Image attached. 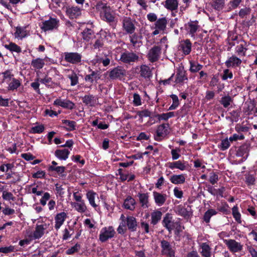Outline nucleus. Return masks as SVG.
I'll list each match as a JSON object with an SVG mask.
<instances>
[{
    "label": "nucleus",
    "instance_id": "45",
    "mask_svg": "<svg viewBox=\"0 0 257 257\" xmlns=\"http://www.w3.org/2000/svg\"><path fill=\"white\" fill-rule=\"evenodd\" d=\"M62 122L63 124L66 125L67 129L68 131H71L75 129L76 122L75 121L63 119L62 120Z\"/></svg>",
    "mask_w": 257,
    "mask_h": 257
},
{
    "label": "nucleus",
    "instance_id": "50",
    "mask_svg": "<svg viewBox=\"0 0 257 257\" xmlns=\"http://www.w3.org/2000/svg\"><path fill=\"white\" fill-rule=\"evenodd\" d=\"M232 101V99L229 96H225L221 98L220 103L224 107H227Z\"/></svg>",
    "mask_w": 257,
    "mask_h": 257
},
{
    "label": "nucleus",
    "instance_id": "63",
    "mask_svg": "<svg viewBox=\"0 0 257 257\" xmlns=\"http://www.w3.org/2000/svg\"><path fill=\"white\" fill-rule=\"evenodd\" d=\"M232 73L228 70L225 69L223 71V74L222 76V79L223 80H225L228 78L231 79L232 78Z\"/></svg>",
    "mask_w": 257,
    "mask_h": 257
},
{
    "label": "nucleus",
    "instance_id": "6",
    "mask_svg": "<svg viewBox=\"0 0 257 257\" xmlns=\"http://www.w3.org/2000/svg\"><path fill=\"white\" fill-rule=\"evenodd\" d=\"M224 242L232 252H238L242 249V245L234 239H225L224 240Z\"/></svg>",
    "mask_w": 257,
    "mask_h": 257
},
{
    "label": "nucleus",
    "instance_id": "21",
    "mask_svg": "<svg viewBox=\"0 0 257 257\" xmlns=\"http://www.w3.org/2000/svg\"><path fill=\"white\" fill-rule=\"evenodd\" d=\"M140 75L145 79L150 78L152 76V70L149 66L143 65L140 67Z\"/></svg>",
    "mask_w": 257,
    "mask_h": 257
},
{
    "label": "nucleus",
    "instance_id": "16",
    "mask_svg": "<svg viewBox=\"0 0 257 257\" xmlns=\"http://www.w3.org/2000/svg\"><path fill=\"white\" fill-rule=\"evenodd\" d=\"M168 127V124H162L158 126L156 131L157 135L155 137V139L158 141L160 138L163 137L166 135Z\"/></svg>",
    "mask_w": 257,
    "mask_h": 257
},
{
    "label": "nucleus",
    "instance_id": "40",
    "mask_svg": "<svg viewBox=\"0 0 257 257\" xmlns=\"http://www.w3.org/2000/svg\"><path fill=\"white\" fill-rule=\"evenodd\" d=\"M190 71L191 72L195 73L200 70L203 66L201 64H198L197 62L195 61H190Z\"/></svg>",
    "mask_w": 257,
    "mask_h": 257
},
{
    "label": "nucleus",
    "instance_id": "41",
    "mask_svg": "<svg viewBox=\"0 0 257 257\" xmlns=\"http://www.w3.org/2000/svg\"><path fill=\"white\" fill-rule=\"evenodd\" d=\"M5 47L11 52H16L17 53L21 52V47L14 43H10L8 45H5Z\"/></svg>",
    "mask_w": 257,
    "mask_h": 257
},
{
    "label": "nucleus",
    "instance_id": "58",
    "mask_svg": "<svg viewBox=\"0 0 257 257\" xmlns=\"http://www.w3.org/2000/svg\"><path fill=\"white\" fill-rule=\"evenodd\" d=\"M251 10L250 8H245L243 9H241L238 13V15L240 17L243 18L245 16L249 15L250 13Z\"/></svg>",
    "mask_w": 257,
    "mask_h": 257
},
{
    "label": "nucleus",
    "instance_id": "8",
    "mask_svg": "<svg viewBox=\"0 0 257 257\" xmlns=\"http://www.w3.org/2000/svg\"><path fill=\"white\" fill-rule=\"evenodd\" d=\"M163 226L169 231L171 232L174 229V226L176 221L173 220V217L171 214L167 213L164 216L163 221Z\"/></svg>",
    "mask_w": 257,
    "mask_h": 257
},
{
    "label": "nucleus",
    "instance_id": "31",
    "mask_svg": "<svg viewBox=\"0 0 257 257\" xmlns=\"http://www.w3.org/2000/svg\"><path fill=\"white\" fill-rule=\"evenodd\" d=\"M162 213L159 210H156L151 213V223L156 225L161 219Z\"/></svg>",
    "mask_w": 257,
    "mask_h": 257
},
{
    "label": "nucleus",
    "instance_id": "27",
    "mask_svg": "<svg viewBox=\"0 0 257 257\" xmlns=\"http://www.w3.org/2000/svg\"><path fill=\"white\" fill-rule=\"evenodd\" d=\"M170 181L174 184H183L185 181V177L183 174L173 175L170 178Z\"/></svg>",
    "mask_w": 257,
    "mask_h": 257
},
{
    "label": "nucleus",
    "instance_id": "42",
    "mask_svg": "<svg viewBox=\"0 0 257 257\" xmlns=\"http://www.w3.org/2000/svg\"><path fill=\"white\" fill-rule=\"evenodd\" d=\"M217 211L213 209L208 210L204 214L203 216L204 220L208 223L210 221V219L213 215L216 214Z\"/></svg>",
    "mask_w": 257,
    "mask_h": 257
},
{
    "label": "nucleus",
    "instance_id": "30",
    "mask_svg": "<svg viewBox=\"0 0 257 257\" xmlns=\"http://www.w3.org/2000/svg\"><path fill=\"white\" fill-rule=\"evenodd\" d=\"M201 248V253L203 256L210 257L211 256V248L210 246L206 243H202L200 245Z\"/></svg>",
    "mask_w": 257,
    "mask_h": 257
},
{
    "label": "nucleus",
    "instance_id": "29",
    "mask_svg": "<svg viewBox=\"0 0 257 257\" xmlns=\"http://www.w3.org/2000/svg\"><path fill=\"white\" fill-rule=\"evenodd\" d=\"M136 201L134 199L131 197H128L125 200L123 203V206L125 208L130 210H133L135 208Z\"/></svg>",
    "mask_w": 257,
    "mask_h": 257
},
{
    "label": "nucleus",
    "instance_id": "10",
    "mask_svg": "<svg viewBox=\"0 0 257 257\" xmlns=\"http://www.w3.org/2000/svg\"><path fill=\"white\" fill-rule=\"evenodd\" d=\"M54 104L69 109H72L75 105L74 103L69 100H62L60 98L56 99L54 102Z\"/></svg>",
    "mask_w": 257,
    "mask_h": 257
},
{
    "label": "nucleus",
    "instance_id": "59",
    "mask_svg": "<svg viewBox=\"0 0 257 257\" xmlns=\"http://www.w3.org/2000/svg\"><path fill=\"white\" fill-rule=\"evenodd\" d=\"M49 169L52 171H55L59 174H62L65 171V168L63 166H51L49 167Z\"/></svg>",
    "mask_w": 257,
    "mask_h": 257
},
{
    "label": "nucleus",
    "instance_id": "17",
    "mask_svg": "<svg viewBox=\"0 0 257 257\" xmlns=\"http://www.w3.org/2000/svg\"><path fill=\"white\" fill-rule=\"evenodd\" d=\"M86 198L88 199L90 205L94 208H96L98 205L95 203V199H98L97 194L92 190L88 191L86 194Z\"/></svg>",
    "mask_w": 257,
    "mask_h": 257
},
{
    "label": "nucleus",
    "instance_id": "5",
    "mask_svg": "<svg viewBox=\"0 0 257 257\" xmlns=\"http://www.w3.org/2000/svg\"><path fill=\"white\" fill-rule=\"evenodd\" d=\"M161 48L158 46H154L149 51L147 57L151 62L157 61L161 54Z\"/></svg>",
    "mask_w": 257,
    "mask_h": 257
},
{
    "label": "nucleus",
    "instance_id": "26",
    "mask_svg": "<svg viewBox=\"0 0 257 257\" xmlns=\"http://www.w3.org/2000/svg\"><path fill=\"white\" fill-rule=\"evenodd\" d=\"M168 165L169 168L171 169L176 168L179 169L181 171H184L186 168V167L184 163H182L180 161L169 162L168 163Z\"/></svg>",
    "mask_w": 257,
    "mask_h": 257
},
{
    "label": "nucleus",
    "instance_id": "34",
    "mask_svg": "<svg viewBox=\"0 0 257 257\" xmlns=\"http://www.w3.org/2000/svg\"><path fill=\"white\" fill-rule=\"evenodd\" d=\"M14 35L15 38L21 39L27 36V33L24 28L17 27Z\"/></svg>",
    "mask_w": 257,
    "mask_h": 257
},
{
    "label": "nucleus",
    "instance_id": "39",
    "mask_svg": "<svg viewBox=\"0 0 257 257\" xmlns=\"http://www.w3.org/2000/svg\"><path fill=\"white\" fill-rule=\"evenodd\" d=\"M177 212L178 214L183 216L185 218H188L191 215V212L190 211L183 207H179Z\"/></svg>",
    "mask_w": 257,
    "mask_h": 257
},
{
    "label": "nucleus",
    "instance_id": "37",
    "mask_svg": "<svg viewBox=\"0 0 257 257\" xmlns=\"http://www.w3.org/2000/svg\"><path fill=\"white\" fill-rule=\"evenodd\" d=\"M140 202L143 207H148L149 195L147 193H140L139 194Z\"/></svg>",
    "mask_w": 257,
    "mask_h": 257
},
{
    "label": "nucleus",
    "instance_id": "47",
    "mask_svg": "<svg viewBox=\"0 0 257 257\" xmlns=\"http://www.w3.org/2000/svg\"><path fill=\"white\" fill-rule=\"evenodd\" d=\"M2 197L5 200L8 201H15V197L11 192H8L7 191H3L2 192Z\"/></svg>",
    "mask_w": 257,
    "mask_h": 257
},
{
    "label": "nucleus",
    "instance_id": "46",
    "mask_svg": "<svg viewBox=\"0 0 257 257\" xmlns=\"http://www.w3.org/2000/svg\"><path fill=\"white\" fill-rule=\"evenodd\" d=\"M174 116V113L173 112H169L166 113H163L161 114H158L157 116V117L159 120H167L169 118L172 117Z\"/></svg>",
    "mask_w": 257,
    "mask_h": 257
},
{
    "label": "nucleus",
    "instance_id": "20",
    "mask_svg": "<svg viewBox=\"0 0 257 257\" xmlns=\"http://www.w3.org/2000/svg\"><path fill=\"white\" fill-rule=\"evenodd\" d=\"M142 36L136 33L130 36V41L134 47H139L142 45Z\"/></svg>",
    "mask_w": 257,
    "mask_h": 257
},
{
    "label": "nucleus",
    "instance_id": "36",
    "mask_svg": "<svg viewBox=\"0 0 257 257\" xmlns=\"http://www.w3.org/2000/svg\"><path fill=\"white\" fill-rule=\"evenodd\" d=\"M45 64V62L43 59L40 58H37L34 59L31 62L32 66L36 69H41L43 68Z\"/></svg>",
    "mask_w": 257,
    "mask_h": 257
},
{
    "label": "nucleus",
    "instance_id": "19",
    "mask_svg": "<svg viewBox=\"0 0 257 257\" xmlns=\"http://www.w3.org/2000/svg\"><path fill=\"white\" fill-rule=\"evenodd\" d=\"M67 14L71 19L76 18L81 14V9L77 7H72L67 9Z\"/></svg>",
    "mask_w": 257,
    "mask_h": 257
},
{
    "label": "nucleus",
    "instance_id": "11",
    "mask_svg": "<svg viewBox=\"0 0 257 257\" xmlns=\"http://www.w3.org/2000/svg\"><path fill=\"white\" fill-rule=\"evenodd\" d=\"M153 194L155 202L157 205L161 206L164 204L167 198L166 194L160 193L156 191H154Z\"/></svg>",
    "mask_w": 257,
    "mask_h": 257
},
{
    "label": "nucleus",
    "instance_id": "32",
    "mask_svg": "<svg viewBox=\"0 0 257 257\" xmlns=\"http://www.w3.org/2000/svg\"><path fill=\"white\" fill-rule=\"evenodd\" d=\"M72 205L79 212L84 213L87 210V207L84 201L79 202H74L72 203Z\"/></svg>",
    "mask_w": 257,
    "mask_h": 257
},
{
    "label": "nucleus",
    "instance_id": "1",
    "mask_svg": "<svg viewBox=\"0 0 257 257\" xmlns=\"http://www.w3.org/2000/svg\"><path fill=\"white\" fill-rule=\"evenodd\" d=\"M139 57L135 53L130 51H125L121 53L120 60L126 64H132L139 61Z\"/></svg>",
    "mask_w": 257,
    "mask_h": 257
},
{
    "label": "nucleus",
    "instance_id": "53",
    "mask_svg": "<svg viewBox=\"0 0 257 257\" xmlns=\"http://www.w3.org/2000/svg\"><path fill=\"white\" fill-rule=\"evenodd\" d=\"M225 0H215L213 3V6L215 9L220 10H221L225 4Z\"/></svg>",
    "mask_w": 257,
    "mask_h": 257
},
{
    "label": "nucleus",
    "instance_id": "15",
    "mask_svg": "<svg viewBox=\"0 0 257 257\" xmlns=\"http://www.w3.org/2000/svg\"><path fill=\"white\" fill-rule=\"evenodd\" d=\"M47 224L36 225L35 230L33 233L34 239H39L44 234V231L47 228Z\"/></svg>",
    "mask_w": 257,
    "mask_h": 257
},
{
    "label": "nucleus",
    "instance_id": "22",
    "mask_svg": "<svg viewBox=\"0 0 257 257\" xmlns=\"http://www.w3.org/2000/svg\"><path fill=\"white\" fill-rule=\"evenodd\" d=\"M180 47L185 55H188L191 50V43L189 40L182 41Z\"/></svg>",
    "mask_w": 257,
    "mask_h": 257
},
{
    "label": "nucleus",
    "instance_id": "55",
    "mask_svg": "<svg viewBox=\"0 0 257 257\" xmlns=\"http://www.w3.org/2000/svg\"><path fill=\"white\" fill-rule=\"evenodd\" d=\"M99 78L97 77V73L92 71L90 74L87 75L85 77V80L86 81L89 82L90 83H93L94 79H96Z\"/></svg>",
    "mask_w": 257,
    "mask_h": 257
},
{
    "label": "nucleus",
    "instance_id": "33",
    "mask_svg": "<svg viewBox=\"0 0 257 257\" xmlns=\"http://www.w3.org/2000/svg\"><path fill=\"white\" fill-rule=\"evenodd\" d=\"M187 80V77L185 75V72L179 70L176 74L175 82L176 83H183L184 81Z\"/></svg>",
    "mask_w": 257,
    "mask_h": 257
},
{
    "label": "nucleus",
    "instance_id": "61",
    "mask_svg": "<svg viewBox=\"0 0 257 257\" xmlns=\"http://www.w3.org/2000/svg\"><path fill=\"white\" fill-rule=\"evenodd\" d=\"M80 248V244L76 243L74 246L67 249L66 253L68 254H71L73 253L77 252Z\"/></svg>",
    "mask_w": 257,
    "mask_h": 257
},
{
    "label": "nucleus",
    "instance_id": "64",
    "mask_svg": "<svg viewBox=\"0 0 257 257\" xmlns=\"http://www.w3.org/2000/svg\"><path fill=\"white\" fill-rule=\"evenodd\" d=\"M93 97L92 95H85L83 98V102L87 105H92Z\"/></svg>",
    "mask_w": 257,
    "mask_h": 257
},
{
    "label": "nucleus",
    "instance_id": "44",
    "mask_svg": "<svg viewBox=\"0 0 257 257\" xmlns=\"http://www.w3.org/2000/svg\"><path fill=\"white\" fill-rule=\"evenodd\" d=\"M83 38L87 41H89L93 37V31L91 29H86L82 33Z\"/></svg>",
    "mask_w": 257,
    "mask_h": 257
},
{
    "label": "nucleus",
    "instance_id": "56",
    "mask_svg": "<svg viewBox=\"0 0 257 257\" xmlns=\"http://www.w3.org/2000/svg\"><path fill=\"white\" fill-rule=\"evenodd\" d=\"M230 146V142L229 140L226 138L223 140H222L221 143L220 145V147L221 149L223 151L226 150Z\"/></svg>",
    "mask_w": 257,
    "mask_h": 257
},
{
    "label": "nucleus",
    "instance_id": "62",
    "mask_svg": "<svg viewBox=\"0 0 257 257\" xmlns=\"http://www.w3.org/2000/svg\"><path fill=\"white\" fill-rule=\"evenodd\" d=\"M14 167V165L12 164H3L0 166V170L3 172H8L9 170L12 169Z\"/></svg>",
    "mask_w": 257,
    "mask_h": 257
},
{
    "label": "nucleus",
    "instance_id": "38",
    "mask_svg": "<svg viewBox=\"0 0 257 257\" xmlns=\"http://www.w3.org/2000/svg\"><path fill=\"white\" fill-rule=\"evenodd\" d=\"M21 85V82L18 79L14 78H12V81L9 83L8 87L9 90H14L17 89Z\"/></svg>",
    "mask_w": 257,
    "mask_h": 257
},
{
    "label": "nucleus",
    "instance_id": "52",
    "mask_svg": "<svg viewBox=\"0 0 257 257\" xmlns=\"http://www.w3.org/2000/svg\"><path fill=\"white\" fill-rule=\"evenodd\" d=\"M232 214L236 220V221H237L239 223L241 222V215L240 214L238 211V208L237 206H234L232 209Z\"/></svg>",
    "mask_w": 257,
    "mask_h": 257
},
{
    "label": "nucleus",
    "instance_id": "49",
    "mask_svg": "<svg viewBox=\"0 0 257 257\" xmlns=\"http://www.w3.org/2000/svg\"><path fill=\"white\" fill-rule=\"evenodd\" d=\"M245 104L247 105V106L245 108V112L247 113V114H249L254 109L255 106V103L254 101L250 100L249 101L246 102Z\"/></svg>",
    "mask_w": 257,
    "mask_h": 257
},
{
    "label": "nucleus",
    "instance_id": "12",
    "mask_svg": "<svg viewBox=\"0 0 257 257\" xmlns=\"http://www.w3.org/2000/svg\"><path fill=\"white\" fill-rule=\"evenodd\" d=\"M67 214L65 212H62L57 214L55 217V228L58 230L64 223L66 218Z\"/></svg>",
    "mask_w": 257,
    "mask_h": 257
},
{
    "label": "nucleus",
    "instance_id": "35",
    "mask_svg": "<svg viewBox=\"0 0 257 257\" xmlns=\"http://www.w3.org/2000/svg\"><path fill=\"white\" fill-rule=\"evenodd\" d=\"M103 17L105 20L107 22H112L114 21L115 17L112 14L110 8L106 9L103 13Z\"/></svg>",
    "mask_w": 257,
    "mask_h": 257
},
{
    "label": "nucleus",
    "instance_id": "13",
    "mask_svg": "<svg viewBox=\"0 0 257 257\" xmlns=\"http://www.w3.org/2000/svg\"><path fill=\"white\" fill-rule=\"evenodd\" d=\"M125 71L120 67H116L109 72V76L111 79H116L124 75Z\"/></svg>",
    "mask_w": 257,
    "mask_h": 257
},
{
    "label": "nucleus",
    "instance_id": "54",
    "mask_svg": "<svg viewBox=\"0 0 257 257\" xmlns=\"http://www.w3.org/2000/svg\"><path fill=\"white\" fill-rule=\"evenodd\" d=\"M68 77L71 80V85L74 86L78 82V78L76 73L73 72L71 74L68 75Z\"/></svg>",
    "mask_w": 257,
    "mask_h": 257
},
{
    "label": "nucleus",
    "instance_id": "4",
    "mask_svg": "<svg viewBox=\"0 0 257 257\" xmlns=\"http://www.w3.org/2000/svg\"><path fill=\"white\" fill-rule=\"evenodd\" d=\"M65 60L70 63L75 64L81 61L82 56L77 52L64 53Z\"/></svg>",
    "mask_w": 257,
    "mask_h": 257
},
{
    "label": "nucleus",
    "instance_id": "43",
    "mask_svg": "<svg viewBox=\"0 0 257 257\" xmlns=\"http://www.w3.org/2000/svg\"><path fill=\"white\" fill-rule=\"evenodd\" d=\"M248 152L249 148L248 145H243L239 147L237 151V154L239 156H243L245 155V156L247 157Z\"/></svg>",
    "mask_w": 257,
    "mask_h": 257
},
{
    "label": "nucleus",
    "instance_id": "28",
    "mask_svg": "<svg viewBox=\"0 0 257 257\" xmlns=\"http://www.w3.org/2000/svg\"><path fill=\"white\" fill-rule=\"evenodd\" d=\"M69 153L70 152L67 149L57 150L55 152V156L57 158L64 160L68 158Z\"/></svg>",
    "mask_w": 257,
    "mask_h": 257
},
{
    "label": "nucleus",
    "instance_id": "2",
    "mask_svg": "<svg viewBox=\"0 0 257 257\" xmlns=\"http://www.w3.org/2000/svg\"><path fill=\"white\" fill-rule=\"evenodd\" d=\"M115 234V231L112 226L105 227L101 229L99 239L103 242L108 239L112 238Z\"/></svg>",
    "mask_w": 257,
    "mask_h": 257
},
{
    "label": "nucleus",
    "instance_id": "9",
    "mask_svg": "<svg viewBox=\"0 0 257 257\" xmlns=\"http://www.w3.org/2000/svg\"><path fill=\"white\" fill-rule=\"evenodd\" d=\"M58 22L56 19L51 18L43 23V26L41 28L45 31L53 30L57 28Z\"/></svg>",
    "mask_w": 257,
    "mask_h": 257
},
{
    "label": "nucleus",
    "instance_id": "18",
    "mask_svg": "<svg viewBox=\"0 0 257 257\" xmlns=\"http://www.w3.org/2000/svg\"><path fill=\"white\" fill-rule=\"evenodd\" d=\"M168 21L165 17L158 19L155 23V28L161 31H165L166 29Z\"/></svg>",
    "mask_w": 257,
    "mask_h": 257
},
{
    "label": "nucleus",
    "instance_id": "14",
    "mask_svg": "<svg viewBox=\"0 0 257 257\" xmlns=\"http://www.w3.org/2000/svg\"><path fill=\"white\" fill-rule=\"evenodd\" d=\"M241 62L242 61L240 59L233 55L227 59L225 64L227 67H234L239 66Z\"/></svg>",
    "mask_w": 257,
    "mask_h": 257
},
{
    "label": "nucleus",
    "instance_id": "7",
    "mask_svg": "<svg viewBox=\"0 0 257 257\" xmlns=\"http://www.w3.org/2000/svg\"><path fill=\"white\" fill-rule=\"evenodd\" d=\"M161 246L163 254L169 257H175V251L168 241L165 240H162Z\"/></svg>",
    "mask_w": 257,
    "mask_h": 257
},
{
    "label": "nucleus",
    "instance_id": "60",
    "mask_svg": "<svg viewBox=\"0 0 257 257\" xmlns=\"http://www.w3.org/2000/svg\"><path fill=\"white\" fill-rule=\"evenodd\" d=\"M218 180V176L216 173H213V172L210 173L209 179V181L210 182V183H211L213 185V184H215L216 183H217Z\"/></svg>",
    "mask_w": 257,
    "mask_h": 257
},
{
    "label": "nucleus",
    "instance_id": "57",
    "mask_svg": "<svg viewBox=\"0 0 257 257\" xmlns=\"http://www.w3.org/2000/svg\"><path fill=\"white\" fill-rule=\"evenodd\" d=\"M50 198V195L48 192H45L44 193L43 197L40 199V203L41 204L44 206L46 205L47 201Z\"/></svg>",
    "mask_w": 257,
    "mask_h": 257
},
{
    "label": "nucleus",
    "instance_id": "48",
    "mask_svg": "<svg viewBox=\"0 0 257 257\" xmlns=\"http://www.w3.org/2000/svg\"><path fill=\"white\" fill-rule=\"evenodd\" d=\"M247 49L242 44H240L236 47V52L239 56H245Z\"/></svg>",
    "mask_w": 257,
    "mask_h": 257
},
{
    "label": "nucleus",
    "instance_id": "23",
    "mask_svg": "<svg viewBox=\"0 0 257 257\" xmlns=\"http://www.w3.org/2000/svg\"><path fill=\"white\" fill-rule=\"evenodd\" d=\"M186 28L192 37L195 36V33L199 28L197 22H190L186 25Z\"/></svg>",
    "mask_w": 257,
    "mask_h": 257
},
{
    "label": "nucleus",
    "instance_id": "51",
    "mask_svg": "<svg viewBox=\"0 0 257 257\" xmlns=\"http://www.w3.org/2000/svg\"><path fill=\"white\" fill-rule=\"evenodd\" d=\"M109 8V7L107 6L106 4L101 2H98L96 6V9L98 11H100L101 13H103L106 9Z\"/></svg>",
    "mask_w": 257,
    "mask_h": 257
},
{
    "label": "nucleus",
    "instance_id": "3",
    "mask_svg": "<svg viewBox=\"0 0 257 257\" xmlns=\"http://www.w3.org/2000/svg\"><path fill=\"white\" fill-rule=\"evenodd\" d=\"M122 29L126 33L132 34L134 33L136 26L135 21L129 17H125L122 20Z\"/></svg>",
    "mask_w": 257,
    "mask_h": 257
},
{
    "label": "nucleus",
    "instance_id": "24",
    "mask_svg": "<svg viewBox=\"0 0 257 257\" xmlns=\"http://www.w3.org/2000/svg\"><path fill=\"white\" fill-rule=\"evenodd\" d=\"M164 7L171 11L176 10L178 7V2L177 0H166Z\"/></svg>",
    "mask_w": 257,
    "mask_h": 257
},
{
    "label": "nucleus",
    "instance_id": "25",
    "mask_svg": "<svg viewBox=\"0 0 257 257\" xmlns=\"http://www.w3.org/2000/svg\"><path fill=\"white\" fill-rule=\"evenodd\" d=\"M126 225L128 229L132 231H136L137 226L136 219L133 216H127L126 217Z\"/></svg>",
    "mask_w": 257,
    "mask_h": 257
}]
</instances>
